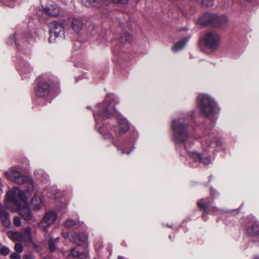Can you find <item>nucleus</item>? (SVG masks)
<instances>
[{"label": "nucleus", "mask_w": 259, "mask_h": 259, "mask_svg": "<svg viewBox=\"0 0 259 259\" xmlns=\"http://www.w3.org/2000/svg\"><path fill=\"white\" fill-rule=\"evenodd\" d=\"M6 206L10 210H19L21 215L26 220L32 219V214L29 206L27 197L17 187H13L6 194Z\"/></svg>", "instance_id": "nucleus-3"}, {"label": "nucleus", "mask_w": 259, "mask_h": 259, "mask_svg": "<svg viewBox=\"0 0 259 259\" xmlns=\"http://www.w3.org/2000/svg\"><path fill=\"white\" fill-rule=\"evenodd\" d=\"M44 259H50L49 257H44Z\"/></svg>", "instance_id": "nucleus-41"}, {"label": "nucleus", "mask_w": 259, "mask_h": 259, "mask_svg": "<svg viewBox=\"0 0 259 259\" xmlns=\"http://www.w3.org/2000/svg\"><path fill=\"white\" fill-rule=\"evenodd\" d=\"M53 83L47 79L40 80L38 83L35 94L37 97H43L47 96L51 89H53Z\"/></svg>", "instance_id": "nucleus-8"}, {"label": "nucleus", "mask_w": 259, "mask_h": 259, "mask_svg": "<svg viewBox=\"0 0 259 259\" xmlns=\"http://www.w3.org/2000/svg\"><path fill=\"white\" fill-rule=\"evenodd\" d=\"M45 13L52 17H57L59 15L60 9L56 4H50L48 6H42Z\"/></svg>", "instance_id": "nucleus-13"}, {"label": "nucleus", "mask_w": 259, "mask_h": 259, "mask_svg": "<svg viewBox=\"0 0 259 259\" xmlns=\"http://www.w3.org/2000/svg\"><path fill=\"white\" fill-rule=\"evenodd\" d=\"M23 258V259H34V255L33 254H24Z\"/></svg>", "instance_id": "nucleus-34"}, {"label": "nucleus", "mask_w": 259, "mask_h": 259, "mask_svg": "<svg viewBox=\"0 0 259 259\" xmlns=\"http://www.w3.org/2000/svg\"><path fill=\"white\" fill-rule=\"evenodd\" d=\"M34 174H35L36 176H37V171H35L34 172Z\"/></svg>", "instance_id": "nucleus-42"}, {"label": "nucleus", "mask_w": 259, "mask_h": 259, "mask_svg": "<svg viewBox=\"0 0 259 259\" xmlns=\"http://www.w3.org/2000/svg\"><path fill=\"white\" fill-rule=\"evenodd\" d=\"M115 3L126 4L128 0H112Z\"/></svg>", "instance_id": "nucleus-36"}, {"label": "nucleus", "mask_w": 259, "mask_h": 259, "mask_svg": "<svg viewBox=\"0 0 259 259\" xmlns=\"http://www.w3.org/2000/svg\"><path fill=\"white\" fill-rule=\"evenodd\" d=\"M31 204L34 210L40 209L43 205L42 198L37 194H35L31 200Z\"/></svg>", "instance_id": "nucleus-19"}, {"label": "nucleus", "mask_w": 259, "mask_h": 259, "mask_svg": "<svg viewBox=\"0 0 259 259\" xmlns=\"http://www.w3.org/2000/svg\"><path fill=\"white\" fill-rule=\"evenodd\" d=\"M14 249L18 253H21L23 250V247L22 244L17 243L15 245Z\"/></svg>", "instance_id": "nucleus-30"}, {"label": "nucleus", "mask_w": 259, "mask_h": 259, "mask_svg": "<svg viewBox=\"0 0 259 259\" xmlns=\"http://www.w3.org/2000/svg\"><path fill=\"white\" fill-rule=\"evenodd\" d=\"M21 233L25 241H32L31 228L30 227L25 228Z\"/></svg>", "instance_id": "nucleus-23"}, {"label": "nucleus", "mask_w": 259, "mask_h": 259, "mask_svg": "<svg viewBox=\"0 0 259 259\" xmlns=\"http://www.w3.org/2000/svg\"><path fill=\"white\" fill-rule=\"evenodd\" d=\"M171 129L172 130V141L176 147L184 144L185 149L187 151L190 160V163L193 167H197L202 163L208 165L211 162L210 152L219 150L222 145V142L214 138L213 134L209 131H205L200 138L199 142L202 150V153L195 151H189L188 148L193 145L191 142H187L189 138V124L184 120L174 119L172 121Z\"/></svg>", "instance_id": "nucleus-2"}, {"label": "nucleus", "mask_w": 259, "mask_h": 259, "mask_svg": "<svg viewBox=\"0 0 259 259\" xmlns=\"http://www.w3.org/2000/svg\"><path fill=\"white\" fill-rule=\"evenodd\" d=\"M194 111H191V112H190L189 113V114L190 115V116H191V117L192 118H193V115H194Z\"/></svg>", "instance_id": "nucleus-38"}, {"label": "nucleus", "mask_w": 259, "mask_h": 259, "mask_svg": "<svg viewBox=\"0 0 259 259\" xmlns=\"http://www.w3.org/2000/svg\"><path fill=\"white\" fill-rule=\"evenodd\" d=\"M198 101L201 112L212 122L215 121L221 109L214 99L203 94L198 96Z\"/></svg>", "instance_id": "nucleus-5"}, {"label": "nucleus", "mask_w": 259, "mask_h": 259, "mask_svg": "<svg viewBox=\"0 0 259 259\" xmlns=\"http://www.w3.org/2000/svg\"><path fill=\"white\" fill-rule=\"evenodd\" d=\"M215 192H216L215 190H214V189H212V188H211V189H210V194H211V195L213 197H214V194Z\"/></svg>", "instance_id": "nucleus-37"}, {"label": "nucleus", "mask_w": 259, "mask_h": 259, "mask_svg": "<svg viewBox=\"0 0 259 259\" xmlns=\"http://www.w3.org/2000/svg\"><path fill=\"white\" fill-rule=\"evenodd\" d=\"M87 108H88V109H91V106H87Z\"/></svg>", "instance_id": "nucleus-40"}, {"label": "nucleus", "mask_w": 259, "mask_h": 259, "mask_svg": "<svg viewBox=\"0 0 259 259\" xmlns=\"http://www.w3.org/2000/svg\"><path fill=\"white\" fill-rule=\"evenodd\" d=\"M215 18V15L206 13L199 18L197 21V23L200 25L204 26H213Z\"/></svg>", "instance_id": "nucleus-11"}, {"label": "nucleus", "mask_w": 259, "mask_h": 259, "mask_svg": "<svg viewBox=\"0 0 259 259\" xmlns=\"http://www.w3.org/2000/svg\"><path fill=\"white\" fill-rule=\"evenodd\" d=\"M13 224L15 227H19L21 225V219L18 217H15L13 219Z\"/></svg>", "instance_id": "nucleus-31"}, {"label": "nucleus", "mask_w": 259, "mask_h": 259, "mask_svg": "<svg viewBox=\"0 0 259 259\" xmlns=\"http://www.w3.org/2000/svg\"><path fill=\"white\" fill-rule=\"evenodd\" d=\"M0 219L3 226L8 227L11 225V221L7 211L0 206Z\"/></svg>", "instance_id": "nucleus-16"}, {"label": "nucleus", "mask_w": 259, "mask_h": 259, "mask_svg": "<svg viewBox=\"0 0 259 259\" xmlns=\"http://www.w3.org/2000/svg\"><path fill=\"white\" fill-rule=\"evenodd\" d=\"M247 232L250 236L257 235L259 234V222L256 221H252L247 228Z\"/></svg>", "instance_id": "nucleus-15"}, {"label": "nucleus", "mask_w": 259, "mask_h": 259, "mask_svg": "<svg viewBox=\"0 0 259 259\" xmlns=\"http://www.w3.org/2000/svg\"><path fill=\"white\" fill-rule=\"evenodd\" d=\"M118 259H123V257L121 256H118Z\"/></svg>", "instance_id": "nucleus-39"}, {"label": "nucleus", "mask_w": 259, "mask_h": 259, "mask_svg": "<svg viewBox=\"0 0 259 259\" xmlns=\"http://www.w3.org/2000/svg\"><path fill=\"white\" fill-rule=\"evenodd\" d=\"M188 40L186 38L183 39L181 41L176 42L172 48L173 52H177L181 50L186 45Z\"/></svg>", "instance_id": "nucleus-21"}, {"label": "nucleus", "mask_w": 259, "mask_h": 259, "mask_svg": "<svg viewBox=\"0 0 259 259\" xmlns=\"http://www.w3.org/2000/svg\"><path fill=\"white\" fill-rule=\"evenodd\" d=\"M75 225V222L72 219L67 220L64 223V226L66 227H71Z\"/></svg>", "instance_id": "nucleus-32"}, {"label": "nucleus", "mask_w": 259, "mask_h": 259, "mask_svg": "<svg viewBox=\"0 0 259 259\" xmlns=\"http://www.w3.org/2000/svg\"><path fill=\"white\" fill-rule=\"evenodd\" d=\"M29 38H30V35H27L20 33L19 32H16L14 34L11 35L8 39V44L12 45L14 42L17 49H19V41L21 40L22 42H24L25 40H27Z\"/></svg>", "instance_id": "nucleus-10"}, {"label": "nucleus", "mask_w": 259, "mask_h": 259, "mask_svg": "<svg viewBox=\"0 0 259 259\" xmlns=\"http://www.w3.org/2000/svg\"><path fill=\"white\" fill-rule=\"evenodd\" d=\"M62 236H63V237L64 238H68L69 239V240L71 241H72V242H74L75 243H78L77 240L74 238V233L71 234V235H70L67 232H63V234H62Z\"/></svg>", "instance_id": "nucleus-27"}, {"label": "nucleus", "mask_w": 259, "mask_h": 259, "mask_svg": "<svg viewBox=\"0 0 259 259\" xmlns=\"http://www.w3.org/2000/svg\"><path fill=\"white\" fill-rule=\"evenodd\" d=\"M83 21L81 18H72L71 22V27L72 29L76 33H79L81 32L83 28Z\"/></svg>", "instance_id": "nucleus-14"}, {"label": "nucleus", "mask_w": 259, "mask_h": 259, "mask_svg": "<svg viewBox=\"0 0 259 259\" xmlns=\"http://www.w3.org/2000/svg\"><path fill=\"white\" fill-rule=\"evenodd\" d=\"M9 237L11 238L13 240L19 241H25L24 238L22 235V233L14 232H12L9 235Z\"/></svg>", "instance_id": "nucleus-25"}, {"label": "nucleus", "mask_w": 259, "mask_h": 259, "mask_svg": "<svg viewBox=\"0 0 259 259\" xmlns=\"http://www.w3.org/2000/svg\"><path fill=\"white\" fill-rule=\"evenodd\" d=\"M204 42L207 48L215 50L219 46L220 39L216 33L208 32L204 36Z\"/></svg>", "instance_id": "nucleus-9"}, {"label": "nucleus", "mask_w": 259, "mask_h": 259, "mask_svg": "<svg viewBox=\"0 0 259 259\" xmlns=\"http://www.w3.org/2000/svg\"><path fill=\"white\" fill-rule=\"evenodd\" d=\"M25 168L22 166H15L5 171V175L9 180L18 184H24L25 190L22 191L28 198L31 196L34 189V184L32 179L23 174Z\"/></svg>", "instance_id": "nucleus-4"}, {"label": "nucleus", "mask_w": 259, "mask_h": 259, "mask_svg": "<svg viewBox=\"0 0 259 259\" xmlns=\"http://www.w3.org/2000/svg\"><path fill=\"white\" fill-rule=\"evenodd\" d=\"M254 259H259V258L258 257H256V258H255Z\"/></svg>", "instance_id": "nucleus-43"}, {"label": "nucleus", "mask_w": 259, "mask_h": 259, "mask_svg": "<svg viewBox=\"0 0 259 259\" xmlns=\"http://www.w3.org/2000/svg\"><path fill=\"white\" fill-rule=\"evenodd\" d=\"M68 257L69 259L75 257L82 259H88L89 258L88 252L86 251L79 252L76 248H73L71 249L70 252L68 254Z\"/></svg>", "instance_id": "nucleus-17"}, {"label": "nucleus", "mask_w": 259, "mask_h": 259, "mask_svg": "<svg viewBox=\"0 0 259 259\" xmlns=\"http://www.w3.org/2000/svg\"><path fill=\"white\" fill-rule=\"evenodd\" d=\"M59 238L57 237L55 239L51 238L48 240V245L49 249L51 251L54 252L57 249L56 243L59 241Z\"/></svg>", "instance_id": "nucleus-24"}, {"label": "nucleus", "mask_w": 259, "mask_h": 259, "mask_svg": "<svg viewBox=\"0 0 259 259\" xmlns=\"http://www.w3.org/2000/svg\"><path fill=\"white\" fill-rule=\"evenodd\" d=\"M74 238L76 239L78 243L77 244H81L83 243H85L87 241L88 236L84 233H80L79 234L74 233Z\"/></svg>", "instance_id": "nucleus-22"}, {"label": "nucleus", "mask_w": 259, "mask_h": 259, "mask_svg": "<svg viewBox=\"0 0 259 259\" xmlns=\"http://www.w3.org/2000/svg\"><path fill=\"white\" fill-rule=\"evenodd\" d=\"M133 151V148H131L130 150H126L125 148L121 149L122 154H129Z\"/></svg>", "instance_id": "nucleus-35"}, {"label": "nucleus", "mask_w": 259, "mask_h": 259, "mask_svg": "<svg viewBox=\"0 0 259 259\" xmlns=\"http://www.w3.org/2000/svg\"><path fill=\"white\" fill-rule=\"evenodd\" d=\"M11 252L10 248L6 246H3L0 248V253L3 256L8 255Z\"/></svg>", "instance_id": "nucleus-28"}, {"label": "nucleus", "mask_w": 259, "mask_h": 259, "mask_svg": "<svg viewBox=\"0 0 259 259\" xmlns=\"http://www.w3.org/2000/svg\"><path fill=\"white\" fill-rule=\"evenodd\" d=\"M215 18L214 19V23L213 25L214 27L223 26L228 22V18L225 15L217 16L215 15Z\"/></svg>", "instance_id": "nucleus-20"}, {"label": "nucleus", "mask_w": 259, "mask_h": 259, "mask_svg": "<svg viewBox=\"0 0 259 259\" xmlns=\"http://www.w3.org/2000/svg\"><path fill=\"white\" fill-rule=\"evenodd\" d=\"M64 22L63 20L60 21H53L50 23L49 33L50 36L49 41L52 42L55 41V39L58 37L61 33H63L64 30Z\"/></svg>", "instance_id": "nucleus-6"}, {"label": "nucleus", "mask_w": 259, "mask_h": 259, "mask_svg": "<svg viewBox=\"0 0 259 259\" xmlns=\"http://www.w3.org/2000/svg\"><path fill=\"white\" fill-rule=\"evenodd\" d=\"M82 4L87 8H99L103 5V0H81Z\"/></svg>", "instance_id": "nucleus-18"}, {"label": "nucleus", "mask_w": 259, "mask_h": 259, "mask_svg": "<svg viewBox=\"0 0 259 259\" xmlns=\"http://www.w3.org/2000/svg\"><path fill=\"white\" fill-rule=\"evenodd\" d=\"M198 206L204 210L206 212V214H203L202 218L204 220H206L207 214L208 213V206L207 204L202 200L197 203Z\"/></svg>", "instance_id": "nucleus-26"}, {"label": "nucleus", "mask_w": 259, "mask_h": 259, "mask_svg": "<svg viewBox=\"0 0 259 259\" xmlns=\"http://www.w3.org/2000/svg\"><path fill=\"white\" fill-rule=\"evenodd\" d=\"M118 103L117 97L108 94L102 102L95 106L93 112L95 127L99 133L105 139H113L112 144L119 150L115 139L119 135L126 133L130 129V125L127 120L116 110L114 107Z\"/></svg>", "instance_id": "nucleus-1"}, {"label": "nucleus", "mask_w": 259, "mask_h": 259, "mask_svg": "<svg viewBox=\"0 0 259 259\" xmlns=\"http://www.w3.org/2000/svg\"><path fill=\"white\" fill-rule=\"evenodd\" d=\"M17 67L21 74L23 75L24 77L27 76V74L31 72L32 70L30 65L24 60H20L18 61Z\"/></svg>", "instance_id": "nucleus-12"}, {"label": "nucleus", "mask_w": 259, "mask_h": 259, "mask_svg": "<svg viewBox=\"0 0 259 259\" xmlns=\"http://www.w3.org/2000/svg\"><path fill=\"white\" fill-rule=\"evenodd\" d=\"M10 258L11 259H20V255L17 253L13 252L10 254Z\"/></svg>", "instance_id": "nucleus-33"}, {"label": "nucleus", "mask_w": 259, "mask_h": 259, "mask_svg": "<svg viewBox=\"0 0 259 259\" xmlns=\"http://www.w3.org/2000/svg\"><path fill=\"white\" fill-rule=\"evenodd\" d=\"M58 218L55 211L50 210L46 212L38 224V227L45 232L48 231V228L53 224Z\"/></svg>", "instance_id": "nucleus-7"}, {"label": "nucleus", "mask_w": 259, "mask_h": 259, "mask_svg": "<svg viewBox=\"0 0 259 259\" xmlns=\"http://www.w3.org/2000/svg\"><path fill=\"white\" fill-rule=\"evenodd\" d=\"M131 39V37L130 34L125 32L121 35L120 41L121 43H124L130 41Z\"/></svg>", "instance_id": "nucleus-29"}]
</instances>
